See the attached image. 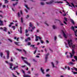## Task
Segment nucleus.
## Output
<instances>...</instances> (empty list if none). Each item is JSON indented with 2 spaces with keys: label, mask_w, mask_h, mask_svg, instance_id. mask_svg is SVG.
I'll use <instances>...</instances> for the list:
<instances>
[{
  "label": "nucleus",
  "mask_w": 77,
  "mask_h": 77,
  "mask_svg": "<svg viewBox=\"0 0 77 77\" xmlns=\"http://www.w3.org/2000/svg\"><path fill=\"white\" fill-rule=\"evenodd\" d=\"M14 44H15V45H17V46H19L20 45H18V44L20 43L19 42H14Z\"/></svg>",
  "instance_id": "10"
},
{
  "label": "nucleus",
  "mask_w": 77,
  "mask_h": 77,
  "mask_svg": "<svg viewBox=\"0 0 77 77\" xmlns=\"http://www.w3.org/2000/svg\"><path fill=\"white\" fill-rule=\"evenodd\" d=\"M21 58L23 59V60H24V61L25 63H26V64H27V65H29V66H30V63H29L27 61L25 60H24V59L25 58L22 57H21Z\"/></svg>",
  "instance_id": "2"
},
{
  "label": "nucleus",
  "mask_w": 77,
  "mask_h": 77,
  "mask_svg": "<svg viewBox=\"0 0 77 77\" xmlns=\"http://www.w3.org/2000/svg\"><path fill=\"white\" fill-rule=\"evenodd\" d=\"M49 55V53H48L46 55H45V61L46 62H47V59H48V56Z\"/></svg>",
  "instance_id": "3"
},
{
  "label": "nucleus",
  "mask_w": 77,
  "mask_h": 77,
  "mask_svg": "<svg viewBox=\"0 0 77 77\" xmlns=\"http://www.w3.org/2000/svg\"><path fill=\"white\" fill-rule=\"evenodd\" d=\"M38 38H39V39H40V40L41 39V37H40V36L38 37Z\"/></svg>",
  "instance_id": "57"
},
{
  "label": "nucleus",
  "mask_w": 77,
  "mask_h": 77,
  "mask_svg": "<svg viewBox=\"0 0 77 77\" xmlns=\"http://www.w3.org/2000/svg\"><path fill=\"white\" fill-rule=\"evenodd\" d=\"M9 64L10 65V69H12V70H13V69H12V66H13V64L12 63H9Z\"/></svg>",
  "instance_id": "7"
},
{
  "label": "nucleus",
  "mask_w": 77,
  "mask_h": 77,
  "mask_svg": "<svg viewBox=\"0 0 77 77\" xmlns=\"http://www.w3.org/2000/svg\"><path fill=\"white\" fill-rule=\"evenodd\" d=\"M68 45H69V46L70 47H71V45H70V41L68 40Z\"/></svg>",
  "instance_id": "13"
},
{
  "label": "nucleus",
  "mask_w": 77,
  "mask_h": 77,
  "mask_svg": "<svg viewBox=\"0 0 77 77\" xmlns=\"http://www.w3.org/2000/svg\"><path fill=\"white\" fill-rule=\"evenodd\" d=\"M74 32L75 33V36H76V37H77V29H76L75 31H74Z\"/></svg>",
  "instance_id": "11"
},
{
  "label": "nucleus",
  "mask_w": 77,
  "mask_h": 77,
  "mask_svg": "<svg viewBox=\"0 0 77 77\" xmlns=\"http://www.w3.org/2000/svg\"><path fill=\"white\" fill-rule=\"evenodd\" d=\"M71 4L73 6V7H74V8H75V6L74 5V4L73 3H71Z\"/></svg>",
  "instance_id": "32"
},
{
  "label": "nucleus",
  "mask_w": 77,
  "mask_h": 77,
  "mask_svg": "<svg viewBox=\"0 0 77 77\" xmlns=\"http://www.w3.org/2000/svg\"><path fill=\"white\" fill-rule=\"evenodd\" d=\"M29 26L30 27H33V25H32V23L30 22L29 23Z\"/></svg>",
  "instance_id": "21"
},
{
  "label": "nucleus",
  "mask_w": 77,
  "mask_h": 77,
  "mask_svg": "<svg viewBox=\"0 0 77 77\" xmlns=\"http://www.w3.org/2000/svg\"><path fill=\"white\" fill-rule=\"evenodd\" d=\"M3 53L2 52H1L0 53V56L1 57H3Z\"/></svg>",
  "instance_id": "31"
},
{
  "label": "nucleus",
  "mask_w": 77,
  "mask_h": 77,
  "mask_svg": "<svg viewBox=\"0 0 77 77\" xmlns=\"http://www.w3.org/2000/svg\"><path fill=\"white\" fill-rule=\"evenodd\" d=\"M74 59H75L76 60V61H77V56H74Z\"/></svg>",
  "instance_id": "28"
},
{
  "label": "nucleus",
  "mask_w": 77,
  "mask_h": 77,
  "mask_svg": "<svg viewBox=\"0 0 77 77\" xmlns=\"http://www.w3.org/2000/svg\"><path fill=\"white\" fill-rule=\"evenodd\" d=\"M18 16L19 17H21V15H20V12H18L17 13Z\"/></svg>",
  "instance_id": "26"
},
{
  "label": "nucleus",
  "mask_w": 77,
  "mask_h": 77,
  "mask_svg": "<svg viewBox=\"0 0 77 77\" xmlns=\"http://www.w3.org/2000/svg\"><path fill=\"white\" fill-rule=\"evenodd\" d=\"M25 30H26L25 32H26V33H28V30H27V29H26Z\"/></svg>",
  "instance_id": "48"
},
{
  "label": "nucleus",
  "mask_w": 77,
  "mask_h": 77,
  "mask_svg": "<svg viewBox=\"0 0 77 77\" xmlns=\"http://www.w3.org/2000/svg\"><path fill=\"white\" fill-rule=\"evenodd\" d=\"M65 44L66 45V48H69L68 46H66V45H67V44H66V43H65Z\"/></svg>",
  "instance_id": "46"
},
{
  "label": "nucleus",
  "mask_w": 77,
  "mask_h": 77,
  "mask_svg": "<svg viewBox=\"0 0 77 77\" xmlns=\"http://www.w3.org/2000/svg\"><path fill=\"white\" fill-rule=\"evenodd\" d=\"M16 50H18V51H22V50L19 49L17 48L16 49Z\"/></svg>",
  "instance_id": "33"
},
{
  "label": "nucleus",
  "mask_w": 77,
  "mask_h": 77,
  "mask_svg": "<svg viewBox=\"0 0 77 77\" xmlns=\"http://www.w3.org/2000/svg\"><path fill=\"white\" fill-rule=\"evenodd\" d=\"M73 68L74 69H75V71H77V68H75V67H73Z\"/></svg>",
  "instance_id": "53"
},
{
  "label": "nucleus",
  "mask_w": 77,
  "mask_h": 77,
  "mask_svg": "<svg viewBox=\"0 0 77 77\" xmlns=\"http://www.w3.org/2000/svg\"><path fill=\"white\" fill-rule=\"evenodd\" d=\"M38 36H36V38H35V41H38Z\"/></svg>",
  "instance_id": "23"
},
{
  "label": "nucleus",
  "mask_w": 77,
  "mask_h": 77,
  "mask_svg": "<svg viewBox=\"0 0 77 77\" xmlns=\"http://www.w3.org/2000/svg\"><path fill=\"white\" fill-rule=\"evenodd\" d=\"M72 48H75V45H72Z\"/></svg>",
  "instance_id": "20"
},
{
  "label": "nucleus",
  "mask_w": 77,
  "mask_h": 77,
  "mask_svg": "<svg viewBox=\"0 0 77 77\" xmlns=\"http://www.w3.org/2000/svg\"><path fill=\"white\" fill-rule=\"evenodd\" d=\"M54 2V1H51L49 2H46V4H48V5H50V4H51V3H53Z\"/></svg>",
  "instance_id": "9"
},
{
  "label": "nucleus",
  "mask_w": 77,
  "mask_h": 77,
  "mask_svg": "<svg viewBox=\"0 0 77 77\" xmlns=\"http://www.w3.org/2000/svg\"><path fill=\"white\" fill-rule=\"evenodd\" d=\"M30 37H28L26 38V39H25V42H28V41H30Z\"/></svg>",
  "instance_id": "6"
},
{
  "label": "nucleus",
  "mask_w": 77,
  "mask_h": 77,
  "mask_svg": "<svg viewBox=\"0 0 77 77\" xmlns=\"http://www.w3.org/2000/svg\"><path fill=\"white\" fill-rule=\"evenodd\" d=\"M5 4L9 3V1H8V0H5Z\"/></svg>",
  "instance_id": "19"
},
{
  "label": "nucleus",
  "mask_w": 77,
  "mask_h": 77,
  "mask_svg": "<svg viewBox=\"0 0 77 77\" xmlns=\"http://www.w3.org/2000/svg\"><path fill=\"white\" fill-rule=\"evenodd\" d=\"M12 27L13 28V30H15V26H12Z\"/></svg>",
  "instance_id": "35"
},
{
  "label": "nucleus",
  "mask_w": 77,
  "mask_h": 77,
  "mask_svg": "<svg viewBox=\"0 0 77 77\" xmlns=\"http://www.w3.org/2000/svg\"><path fill=\"white\" fill-rule=\"evenodd\" d=\"M57 3H63V2L60 1L57 2Z\"/></svg>",
  "instance_id": "37"
},
{
  "label": "nucleus",
  "mask_w": 77,
  "mask_h": 77,
  "mask_svg": "<svg viewBox=\"0 0 77 77\" xmlns=\"http://www.w3.org/2000/svg\"><path fill=\"white\" fill-rule=\"evenodd\" d=\"M40 42H41L42 44H43V43H44V42H43V41L41 40H40Z\"/></svg>",
  "instance_id": "47"
},
{
  "label": "nucleus",
  "mask_w": 77,
  "mask_h": 77,
  "mask_svg": "<svg viewBox=\"0 0 77 77\" xmlns=\"http://www.w3.org/2000/svg\"><path fill=\"white\" fill-rule=\"evenodd\" d=\"M64 20L66 21H67V19L66 18L64 17Z\"/></svg>",
  "instance_id": "41"
},
{
  "label": "nucleus",
  "mask_w": 77,
  "mask_h": 77,
  "mask_svg": "<svg viewBox=\"0 0 77 77\" xmlns=\"http://www.w3.org/2000/svg\"><path fill=\"white\" fill-rule=\"evenodd\" d=\"M73 74H77V72H73Z\"/></svg>",
  "instance_id": "51"
},
{
  "label": "nucleus",
  "mask_w": 77,
  "mask_h": 77,
  "mask_svg": "<svg viewBox=\"0 0 77 77\" xmlns=\"http://www.w3.org/2000/svg\"><path fill=\"white\" fill-rule=\"evenodd\" d=\"M29 17V15H27L26 17V18H28V17Z\"/></svg>",
  "instance_id": "60"
},
{
  "label": "nucleus",
  "mask_w": 77,
  "mask_h": 77,
  "mask_svg": "<svg viewBox=\"0 0 77 77\" xmlns=\"http://www.w3.org/2000/svg\"><path fill=\"white\" fill-rule=\"evenodd\" d=\"M6 30H7V28L5 27L4 28L3 30L5 31V32H6Z\"/></svg>",
  "instance_id": "24"
},
{
  "label": "nucleus",
  "mask_w": 77,
  "mask_h": 77,
  "mask_svg": "<svg viewBox=\"0 0 77 77\" xmlns=\"http://www.w3.org/2000/svg\"><path fill=\"white\" fill-rule=\"evenodd\" d=\"M18 67H19L18 66H16L15 67H14L13 68V69L15 70V69H17V68H18Z\"/></svg>",
  "instance_id": "15"
},
{
  "label": "nucleus",
  "mask_w": 77,
  "mask_h": 77,
  "mask_svg": "<svg viewBox=\"0 0 77 77\" xmlns=\"http://www.w3.org/2000/svg\"><path fill=\"white\" fill-rule=\"evenodd\" d=\"M3 23H0V26H3Z\"/></svg>",
  "instance_id": "52"
},
{
  "label": "nucleus",
  "mask_w": 77,
  "mask_h": 77,
  "mask_svg": "<svg viewBox=\"0 0 77 77\" xmlns=\"http://www.w3.org/2000/svg\"><path fill=\"white\" fill-rule=\"evenodd\" d=\"M40 4L41 5H44V3L43 2H41Z\"/></svg>",
  "instance_id": "34"
},
{
  "label": "nucleus",
  "mask_w": 77,
  "mask_h": 77,
  "mask_svg": "<svg viewBox=\"0 0 77 77\" xmlns=\"http://www.w3.org/2000/svg\"><path fill=\"white\" fill-rule=\"evenodd\" d=\"M68 70H70V68H69V66L68 67Z\"/></svg>",
  "instance_id": "61"
},
{
  "label": "nucleus",
  "mask_w": 77,
  "mask_h": 77,
  "mask_svg": "<svg viewBox=\"0 0 77 77\" xmlns=\"http://www.w3.org/2000/svg\"><path fill=\"white\" fill-rule=\"evenodd\" d=\"M14 24V23H10V24L11 25H12V24Z\"/></svg>",
  "instance_id": "63"
},
{
  "label": "nucleus",
  "mask_w": 77,
  "mask_h": 77,
  "mask_svg": "<svg viewBox=\"0 0 77 77\" xmlns=\"http://www.w3.org/2000/svg\"><path fill=\"white\" fill-rule=\"evenodd\" d=\"M28 74H31V72H30V71H29L28 72Z\"/></svg>",
  "instance_id": "44"
},
{
  "label": "nucleus",
  "mask_w": 77,
  "mask_h": 77,
  "mask_svg": "<svg viewBox=\"0 0 77 77\" xmlns=\"http://www.w3.org/2000/svg\"><path fill=\"white\" fill-rule=\"evenodd\" d=\"M8 40H9V41H10V42H12V40H11V39H9Z\"/></svg>",
  "instance_id": "56"
},
{
  "label": "nucleus",
  "mask_w": 77,
  "mask_h": 77,
  "mask_svg": "<svg viewBox=\"0 0 77 77\" xmlns=\"http://www.w3.org/2000/svg\"><path fill=\"white\" fill-rule=\"evenodd\" d=\"M45 24H46V25H47V26H48V25L47 24V23H46V22H45Z\"/></svg>",
  "instance_id": "62"
},
{
  "label": "nucleus",
  "mask_w": 77,
  "mask_h": 77,
  "mask_svg": "<svg viewBox=\"0 0 77 77\" xmlns=\"http://www.w3.org/2000/svg\"><path fill=\"white\" fill-rule=\"evenodd\" d=\"M34 48H36V49L34 51V54H35L36 53V51H37V47L35 48L34 47Z\"/></svg>",
  "instance_id": "17"
},
{
  "label": "nucleus",
  "mask_w": 77,
  "mask_h": 77,
  "mask_svg": "<svg viewBox=\"0 0 77 77\" xmlns=\"http://www.w3.org/2000/svg\"><path fill=\"white\" fill-rule=\"evenodd\" d=\"M5 52H7V59H9V51H5Z\"/></svg>",
  "instance_id": "4"
},
{
  "label": "nucleus",
  "mask_w": 77,
  "mask_h": 77,
  "mask_svg": "<svg viewBox=\"0 0 77 77\" xmlns=\"http://www.w3.org/2000/svg\"><path fill=\"white\" fill-rule=\"evenodd\" d=\"M30 47H35V45H31L30 46Z\"/></svg>",
  "instance_id": "38"
},
{
  "label": "nucleus",
  "mask_w": 77,
  "mask_h": 77,
  "mask_svg": "<svg viewBox=\"0 0 77 77\" xmlns=\"http://www.w3.org/2000/svg\"><path fill=\"white\" fill-rule=\"evenodd\" d=\"M20 12L21 15H23V12H22V11H20Z\"/></svg>",
  "instance_id": "50"
},
{
  "label": "nucleus",
  "mask_w": 77,
  "mask_h": 77,
  "mask_svg": "<svg viewBox=\"0 0 77 77\" xmlns=\"http://www.w3.org/2000/svg\"><path fill=\"white\" fill-rule=\"evenodd\" d=\"M66 57H67L68 58H69V57L68 55H67Z\"/></svg>",
  "instance_id": "59"
},
{
  "label": "nucleus",
  "mask_w": 77,
  "mask_h": 77,
  "mask_svg": "<svg viewBox=\"0 0 77 77\" xmlns=\"http://www.w3.org/2000/svg\"><path fill=\"white\" fill-rule=\"evenodd\" d=\"M46 77H50V75L49 74H47L46 75Z\"/></svg>",
  "instance_id": "45"
},
{
  "label": "nucleus",
  "mask_w": 77,
  "mask_h": 77,
  "mask_svg": "<svg viewBox=\"0 0 77 77\" xmlns=\"http://www.w3.org/2000/svg\"><path fill=\"white\" fill-rule=\"evenodd\" d=\"M33 60L34 62H37V61H36V59H33Z\"/></svg>",
  "instance_id": "39"
},
{
  "label": "nucleus",
  "mask_w": 77,
  "mask_h": 77,
  "mask_svg": "<svg viewBox=\"0 0 77 77\" xmlns=\"http://www.w3.org/2000/svg\"><path fill=\"white\" fill-rule=\"evenodd\" d=\"M21 22L22 23H23V17L21 18Z\"/></svg>",
  "instance_id": "29"
},
{
  "label": "nucleus",
  "mask_w": 77,
  "mask_h": 77,
  "mask_svg": "<svg viewBox=\"0 0 77 77\" xmlns=\"http://www.w3.org/2000/svg\"><path fill=\"white\" fill-rule=\"evenodd\" d=\"M53 29H57V27H56V26L54 25H53Z\"/></svg>",
  "instance_id": "27"
},
{
  "label": "nucleus",
  "mask_w": 77,
  "mask_h": 77,
  "mask_svg": "<svg viewBox=\"0 0 77 77\" xmlns=\"http://www.w3.org/2000/svg\"><path fill=\"white\" fill-rule=\"evenodd\" d=\"M41 70L42 71V73L44 74H45V73L44 72V69H42V68H41Z\"/></svg>",
  "instance_id": "8"
},
{
  "label": "nucleus",
  "mask_w": 77,
  "mask_h": 77,
  "mask_svg": "<svg viewBox=\"0 0 77 77\" xmlns=\"http://www.w3.org/2000/svg\"><path fill=\"white\" fill-rule=\"evenodd\" d=\"M61 32H63V33L64 37H65V38H67V37L66 36V35L65 33V32H64L63 31V30H61Z\"/></svg>",
  "instance_id": "5"
},
{
  "label": "nucleus",
  "mask_w": 77,
  "mask_h": 77,
  "mask_svg": "<svg viewBox=\"0 0 77 77\" xmlns=\"http://www.w3.org/2000/svg\"><path fill=\"white\" fill-rule=\"evenodd\" d=\"M55 21H59V22H60V20H59V19H55Z\"/></svg>",
  "instance_id": "40"
},
{
  "label": "nucleus",
  "mask_w": 77,
  "mask_h": 77,
  "mask_svg": "<svg viewBox=\"0 0 77 77\" xmlns=\"http://www.w3.org/2000/svg\"><path fill=\"white\" fill-rule=\"evenodd\" d=\"M46 42L47 44H48V43H49V41L47 40H46Z\"/></svg>",
  "instance_id": "55"
},
{
  "label": "nucleus",
  "mask_w": 77,
  "mask_h": 77,
  "mask_svg": "<svg viewBox=\"0 0 77 77\" xmlns=\"http://www.w3.org/2000/svg\"><path fill=\"white\" fill-rule=\"evenodd\" d=\"M28 45H31V43L30 42H28V44H27Z\"/></svg>",
  "instance_id": "36"
},
{
  "label": "nucleus",
  "mask_w": 77,
  "mask_h": 77,
  "mask_svg": "<svg viewBox=\"0 0 77 77\" xmlns=\"http://www.w3.org/2000/svg\"><path fill=\"white\" fill-rule=\"evenodd\" d=\"M53 68H54V64L53 63V62H51Z\"/></svg>",
  "instance_id": "30"
},
{
  "label": "nucleus",
  "mask_w": 77,
  "mask_h": 77,
  "mask_svg": "<svg viewBox=\"0 0 77 77\" xmlns=\"http://www.w3.org/2000/svg\"><path fill=\"white\" fill-rule=\"evenodd\" d=\"M68 65H74V63L72 62H70L69 63H68Z\"/></svg>",
  "instance_id": "22"
},
{
  "label": "nucleus",
  "mask_w": 77,
  "mask_h": 77,
  "mask_svg": "<svg viewBox=\"0 0 77 77\" xmlns=\"http://www.w3.org/2000/svg\"><path fill=\"white\" fill-rule=\"evenodd\" d=\"M72 54L71 53H69L70 57H72L73 56V55H74V53H75V52L74 51V48H72Z\"/></svg>",
  "instance_id": "1"
},
{
  "label": "nucleus",
  "mask_w": 77,
  "mask_h": 77,
  "mask_svg": "<svg viewBox=\"0 0 77 77\" xmlns=\"http://www.w3.org/2000/svg\"><path fill=\"white\" fill-rule=\"evenodd\" d=\"M23 77H30V76L27 75H23Z\"/></svg>",
  "instance_id": "25"
},
{
  "label": "nucleus",
  "mask_w": 77,
  "mask_h": 77,
  "mask_svg": "<svg viewBox=\"0 0 77 77\" xmlns=\"http://www.w3.org/2000/svg\"><path fill=\"white\" fill-rule=\"evenodd\" d=\"M23 51L25 53H27V52H26V51L24 50V49L23 50Z\"/></svg>",
  "instance_id": "49"
},
{
  "label": "nucleus",
  "mask_w": 77,
  "mask_h": 77,
  "mask_svg": "<svg viewBox=\"0 0 77 77\" xmlns=\"http://www.w3.org/2000/svg\"><path fill=\"white\" fill-rule=\"evenodd\" d=\"M72 62H75V60H74V59H72Z\"/></svg>",
  "instance_id": "58"
},
{
  "label": "nucleus",
  "mask_w": 77,
  "mask_h": 77,
  "mask_svg": "<svg viewBox=\"0 0 77 77\" xmlns=\"http://www.w3.org/2000/svg\"><path fill=\"white\" fill-rule=\"evenodd\" d=\"M20 34H21V33H22V27H20Z\"/></svg>",
  "instance_id": "14"
},
{
  "label": "nucleus",
  "mask_w": 77,
  "mask_h": 77,
  "mask_svg": "<svg viewBox=\"0 0 77 77\" xmlns=\"http://www.w3.org/2000/svg\"><path fill=\"white\" fill-rule=\"evenodd\" d=\"M71 29H72V30L73 31H75V30H74V27L73 26H72L71 28Z\"/></svg>",
  "instance_id": "18"
},
{
  "label": "nucleus",
  "mask_w": 77,
  "mask_h": 77,
  "mask_svg": "<svg viewBox=\"0 0 77 77\" xmlns=\"http://www.w3.org/2000/svg\"><path fill=\"white\" fill-rule=\"evenodd\" d=\"M12 75L13 76V77H17V76H15V75H14V73L12 74Z\"/></svg>",
  "instance_id": "43"
},
{
  "label": "nucleus",
  "mask_w": 77,
  "mask_h": 77,
  "mask_svg": "<svg viewBox=\"0 0 77 77\" xmlns=\"http://www.w3.org/2000/svg\"><path fill=\"white\" fill-rule=\"evenodd\" d=\"M64 23L65 24H66V25H67V23L65 21H64Z\"/></svg>",
  "instance_id": "54"
},
{
  "label": "nucleus",
  "mask_w": 77,
  "mask_h": 77,
  "mask_svg": "<svg viewBox=\"0 0 77 77\" xmlns=\"http://www.w3.org/2000/svg\"><path fill=\"white\" fill-rule=\"evenodd\" d=\"M70 21H71L72 24H75V23H74V20H73L71 19Z\"/></svg>",
  "instance_id": "16"
},
{
  "label": "nucleus",
  "mask_w": 77,
  "mask_h": 77,
  "mask_svg": "<svg viewBox=\"0 0 77 77\" xmlns=\"http://www.w3.org/2000/svg\"><path fill=\"white\" fill-rule=\"evenodd\" d=\"M54 39L55 41H56V39H57V37H56V36L54 37Z\"/></svg>",
  "instance_id": "42"
},
{
  "label": "nucleus",
  "mask_w": 77,
  "mask_h": 77,
  "mask_svg": "<svg viewBox=\"0 0 77 77\" xmlns=\"http://www.w3.org/2000/svg\"><path fill=\"white\" fill-rule=\"evenodd\" d=\"M74 27H75V28L76 29H77V26H74Z\"/></svg>",
  "instance_id": "64"
},
{
  "label": "nucleus",
  "mask_w": 77,
  "mask_h": 77,
  "mask_svg": "<svg viewBox=\"0 0 77 77\" xmlns=\"http://www.w3.org/2000/svg\"><path fill=\"white\" fill-rule=\"evenodd\" d=\"M66 3H67V4L66 5H69V6L70 7H71V8H72V6L71 5H70V4H69V3L68 2L66 1Z\"/></svg>",
  "instance_id": "12"
}]
</instances>
